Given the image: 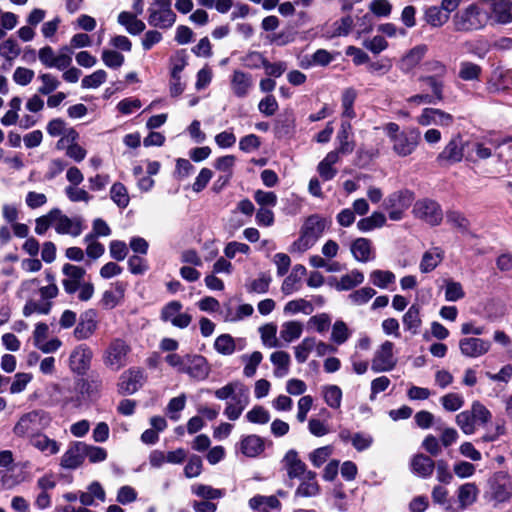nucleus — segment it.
<instances>
[{"mask_svg": "<svg viewBox=\"0 0 512 512\" xmlns=\"http://www.w3.org/2000/svg\"><path fill=\"white\" fill-rule=\"evenodd\" d=\"M383 129L392 144L393 152L400 157L411 155L420 143L421 133L417 128L400 131L397 123L389 122Z\"/></svg>", "mask_w": 512, "mask_h": 512, "instance_id": "f257e3e1", "label": "nucleus"}, {"mask_svg": "<svg viewBox=\"0 0 512 512\" xmlns=\"http://www.w3.org/2000/svg\"><path fill=\"white\" fill-rule=\"evenodd\" d=\"M484 499L497 506L510 501L512 497V477L503 471L494 473L487 481Z\"/></svg>", "mask_w": 512, "mask_h": 512, "instance_id": "f03ea898", "label": "nucleus"}, {"mask_svg": "<svg viewBox=\"0 0 512 512\" xmlns=\"http://www.w3.org/2000/svg\"><path fill=\"white\" fill-rule=\"evenodd\" d=\"M39 286V281L36 278L24 280L21 282L17 289L16 295L19 299H26L23 307V315L29 317L34 313L47 315L52 308V302H38L32 299Z\"/></svg>", "mask_w": 512, "mask_h": 512, "instance_id": "7ed1b4c3", "label": "nucleus"}, {"mask_svg": "<svg viewBox=\"0 0 512 512\" xmlns=\"http://www.w3.org/2000/svg\"><path fill=\"white\" fill-rule=\"evenodd\" d=\"M51 418L43 410H32L23 414L13 427V433L17 437H31L35 432L47 427Z\"/></svg>", "mask_w": 512, "mask_h": 512, "instance_id": "20e7f679", "label": "nucleus"}, {"mask_svg": "<svg viewBox=\"0 0 512 512\" xmlns=\"http://www.w3.org/2000/svg\"><path fill=\"white\" fill-rule=\"evenodd\" d=\"M454 30L457 32H473L486 26V19L477 4L472 3L453 16Z\"/></svg>", "mask_w": 512, "mask_h": 512, "instance_id": "39448f33", "label": "nucleus"}, {"mask_svg": "<svg viewBox=\"0 0 512 512\" xmlns=\"http://www.w3.org/2000/svg\"><path fill=\"white\" fill-rule=\"evenodd\" d=\"M130 345L121 338L113 339L103 352V363L111 371H119L129 362Z\"/></svg>", "mask_w": 512, "mask_h": 512, "instance_id": "423d86ee", "label": "nucleus"}, {"mask_svg": "<svg viewBox=\"0 0 512 512\" xmlns=\"http://www.w3.org/2000/svg\"><path fill=\"white\" fill-rule=\"evenodd\" d=\"M148 23L153 27L168 29L176 22V14L171 8V0H153L148 8Z\"/></svg>", "mask_w": 512, "mask_h": 512, "instance_id": "0eeeda50", "label": "nucleus"}, {"mask_svg": "<svg viewBox=\"0 0 512 512\" xmlns=\"http://www.w3.org/2000/svg\"><path fill=\"white\" fill-rule=\"evenodd\" d=\"M413 199V192L404 189L388 195L382 205L388 211L391 220L399 221L403 218L404 211L412 204Z\"/></svg>", "mask_w": 512, "mask_h": 512, "instance_id": "6e6552de", "label": "nucleus"}, {"mask_svg": "<svg viewBox=\"0 0 512 512\" xmlns=\"http://www.w3.org/2000/svg\"><path fill=\"white\" fill-rule=\"evenodd\" d=\"M319 233L320 217L317 215L310 216L302 227L301 236L291 245L290 252H304L308 250L317 242Z\"/></svg>", "mask_w": 512, "mask_h": 512, "instance_id": "1a4fd4ad", "label": "nucleus"}, {"mask_svg": "<svg viewBox=\"0 0 512 512\" xmlns=\"http://www.w3.org/2000/svg\"><path fill=\"white\" fill-rule=\"evenodd\" d=\"M413 214L416 218L431 226H437L442 222L443 211L438 202L425 198L415 202Z\"/></svg>", "mask_w": 512, "mask_h": 512, "instance_id": "9d476101", "label": "nucleus"}, {"mask_svg": "<svg viewBox=\"0 0 512 512\" xmlns=\"http://www.w3.org/2000/svg\"><path fill=\"white\" fill-rule=\"evenodd\" d=\"M393 350L394 344L391 341L383 342L374 353L371 370L375 373L393 370L397 364V358L394 356Z\"/></svg>", "mask_w": 512, "mask_h": 512, "instance_id": "9b49d317", "label": "nucleus"}, {"mask_svg": "<svg viewBox=\"0 0 512 512\" xmlns=\"http://www.w3.org/2000/svg\"><path fill=\"white\" fill-rule=\"evenodd\" d=\"M40 62L47 68L64 70L71 65L72 58L67 47H62L58 54L50 46H44L38 51Z\"/></svg>", "mask_w": 512, "mask_h": 512, "instance_id": "f8f14e48", "label": "nucleus"}, {"mask_svg": "<svg viewBox=\"0 0 512 512\" xmlns=\"http://www.w3.org/2000/svg\"><path fill=\"white\" fill-rule=\"evenodd\" d=\"M364 279L363 272L358 269H353L340 278L336 276L322 277V285L326 284L337 291H349L361 285Z\"/></svg>", "mask_w": 512, "mask_h": 512, "instance_id": "ddd939ff", "label": "nucleus"}, {"mask_svg": "<svg viewBox=\"0 0 512 512\" xmlns=\"http://www.w3.org/2000/svg\"><path fill=\"white\" fill-rule=\"evenodd\" d=\"M464 157V142L460 134L453 136L436 160L440 165H452L462 161Z\"/></svg>", "mask_w": 512, "mask_h": 512, "instance_id": "4468645a", "label": "nucleus"}, {"mask_svg": "<svg viewBox=\"0 0 512 512\" xmlns=\"http://www.w3.org/2000/svg\"><path fill=\"white\" fill-rule=\"evenodd\" d=\"M54 229L58 234L78 237L84 227L81 218H69L60 209L54 208Z\"/></svg>", "mask_w": 512, "mask_h": 512, "instance_id": "2eb2a0df", "label": "nucleus"}, {"mask_svg": "<svg viewBox=\"0 0 512 512\" xmlns=\"http://www.w3.org/2000/svg\"><path fill=\"white\" fill-rule=\"evenodd\" d=\"M144 382V371L139 368H130L121 374L118 390L121 394L131 395L137 392L143 386Z\"/></svg>", "mask_w": 512, "mask_h": 512, "instance_id": "dca6fc26", "label": "nucleus"}, {"mask_svg": "<svg viewBox=\"0 0 512 512\" xmlns=\"http://www.w3.org/2000/svg\"><path fill=\"white\" fill-rule=\"evenodd\" d=\"M491 348V342L482 338L465 337L459 341L461 354L469 358H478L485 355Z\"/></svg>", "mask_w": 512, "mask_h": 512, "instance_id": "f3484780", "label": "nucleus"}, {"mask_svg": "<svg viewBox=\"0 0 512 512\" xmlns=\"http://www.w3.org/2000/svg\"><path fill=\"white\" fill-rule=\"evenodd\" d=\"M93 353L86 345L76 346L69 356V367L77 374H84L90 367Z\"/></svg>", "mask_w": 512, "mask_h": 512, "instance_id": "a211bd4d", "label": "nucleus"}, {"mask_svg": "<svg viewBox=\"0 0 512 512\" xmlns=\"http://www.w3.org/2000/svg\"><path fill=\"white\" fill-rule=\"evenodd\" d=\"M182 304L179 301L169 302L161 312L164 321H170L173 326L186 328L191 323V316L187 313H181Z\"/></svg>", "mask_w": 512, "mask_h": 512, "instance_id": "6ab92c4d", "label": "nucleus"}, {"mask_svg": "<svg viewBox=\"0 0 512 512\" xmlns=\"http://www.w3.org/2000/svg\"><path fill=\"white\" fill-rule=\"evenodd\" d=\"M62 272L66 276V278L62 280L65 292L68 294L75 293L83 283V278L86 274L85 269L80 266L67 263L64 264Z\"/></svg>", "mask_w": 512, "mask_h": 512, "instance_id": "aec40b11", "label": "nucleus"}, {"mask_svg": "<svg viewBox=\"0 0 512 512\" xmlns=\"http://www.w3.org/2000/svg\"><path fill=\"white\" fill-rule=\"evenodd\" d=\"M336 144L342 156L351 154L355 149L352 124L348 120H341L340 128L336 134Z\"/></svg>", "mask_w": 512, "mask_h": 512, "instance_id": "412c9836", "label": "nucleus"}, {"mask_svg": "<svg viewBox=\"0 0 512 512\" xmlns=\"http://www.w3.org/2000/svg\"><path fill=\"white\" fill-rule=\"evenodd\" d=\"M254 85L253 77L249 73H245L241 70H234L231 79L230 87L232 93L238 98H244L248 96L250 90Z\"/></svg>", "mask_w": 512, "mask_h": 512, "instance_id": "4be33fe9", "label": "nucleus"}, {"mask_svg": "<svg viewBox=\"0 0 512 512\" xmlns=\"http://www.w3.org/2000/svg\"><path fill=\"white\" fill-rule=\"evenodd\" d=\"M84 449H86V444L83 442L71 444L61 457V466L67 469H75L80 466L85 459Z\"/></svg>", "mask_w": 512, "mask_h": 512, "instance_id": "5701e85b", "label": "nucleus"}, {"mask_svg": "<svg viewBox=\"0 0 512 512\" xmlns=\"http://www.w3.org/2000/svg\"><path fill=\"white\" fill-rule=\"evenodd\" d=\"M184 373L196 380H204L210 373L206 359L201 355H187V365Z\"/></svg>", "mask_w": 512, "mask_h": 512, "instance_id": "b1692460", "label": "nucleus"}, {"mask_svg": "<svg viewBox=\"0 0 512 512\" xmlns=\"http://www.w3.org/2000/svg\"><path fill=\"white\" fill-rule=\"evenodd\" d=\"M350 250L354 259L361 263H367L375 258L372 242L367 238H357L354 240Z\"/></svg>", "mask_w": 512, "mask_h": 512, "instance_id": "393cba45", "label": "nucleus"}, {"mask_svg": "<svg viewBox=\"0 0 512 512\" xmlns=\"http://www.w3.org/2000/svg\"><path fill=\"white\" fill-rule=\"evenodd\" d=\"M249 401L248 392L245 388H240L237 395H234L232 399L227 403L225 408V415L230 420H237Z\"/></svg>", "mask_w": 512, "mask_h": 512, "instance_id": "a878e982", "label": "nucleus"}, {"mask_svg": "<svg viewBox=\"0 0 512 512\" xmlns=\"http://www.w3.org/2000/svg\"><path fill=\"white\" fill-rule=\"evenodd\" d=\"M284 468L289 478H302L307 476L306 465L301 461L295 450H289L283 459Z\"/></svg>", "mask_w": 512, "mask_h": 512, "instance_id": "bb28decb", "label": "nucleus"}, {"mask_svg": "<svg viewBox=\"0 0 512 512\" xmlns=\"http://www.w3.org/2000/svg\"><path fill=\"white\" fill-rule=\"evenodd\" d=\"M479 488L474 482H467L459 486L457 490V498L459 510L464 511L473 505L478 498Z\"/></svg>", "mask_w": 512, "mask_h": 512, "instance_id": "cd10ccee", "label": "nucleus"}, {"mask_svg": "<svg viewBox=\"0 0 512 512\" xmlns=\"http://www.w3.org/2000/svg\"><path fill=\"white\" fill-rule=\"evenodd\" d=\"M421 308L417 304L411 305L406 313L403 315L402 322L404 329L411 333V335H417L420 333L422 326L421 319Z\"/></svg>", "mask_w": 512, "mask_h": 512, "instance_id": "c85d7f7f", "label": "nucleus"}, {"mask_svg": "<svg viewBox=\"0 0 512 512\" xmlns=\"http://www.w3.org/2000/svg\"><path fill=\"white\" fill-rule=\"evenodd\" d=\"M435 469V462L427 455L417 454L411 460V470L421 478H429Z\"/></svg>", "mask_w": 512, "mask_h": 512, "instance_id": "c756f323", "label": "nucleus"}, {"mask_svg": "<svg viewBox=\"0 0 512 512\" xmlns=\"http://www.w3.org/2000/svg\"><path fill=\"white\" fill-rule=\"evenodd\" d=\"M30 444L45 455H55L60 451L57 441L45 434L36 433L30 437Z\"/></svg>", "mask_w": 512, "mask_h": 512, "instance_id": "7c9ffc66", "label": "nucleus"}, {"mask_svg": "<svg viewBox=\"0 0 512 512\" xmlns=\"http://www.w3.org/2000/svg\"><path fill=\"white\" fill-rule=\"evenodd\" d=\"M137 16L138 15L131 12L123 11L118 15L117 21L129 34L138 35L145 30L146 26L142 20L137 18Z\"/></svg>", "mask_w": 512, "mask_h": 512, "instance_id": "2f4dec72", "label": "nucleus"}, {"mask_svg": "<svg viewBox=\"0 0 512 512\" xmlns=\"http://www.w3.org/2000/svg\"><path fill=\"white\" fill-rule=\"evenodd\" d=\"M444 252L439 247H434L426 251L419 264V269L422 273H429L433 271L443 260Z\"/></svg>", "mask_w": 512, "mask_h": 512, "instance_id": "473e14b6", "label": "nucleus"}, {"mask_svg": "<svg viewBox=\"0 0 512 512\" xmlns=\"http://www.w3.org/2000/svg\"><path fill=\"white\" fill-rule=\"evenodd\" d=\"M511 10V0H495L491 8L492 17L499 24H508L512 22Z\"/></svg>", "mask_w": 512, "mask_h": 512, "instance_id": "72a5a7b5", "label": "nucleus"}, {"mask_svg": "<svg viewBox=\"0 0 512 512\" xmlns=\"http://www.w3.org/2000/svg\"><path fill=\"white\" fill-rule=\"evenodd\" d=\"M270 361L275 367L273 374L276 378H283L289 373L291 358L287 352H273L270 355Z\"/></svg>", "mask_w": 512, "mask_h": 512, "instance_id": "f704fd0d", "label": "nucleus"}, {"mask_svg": "<svg viewBox=\"0 0 512 512\" xmlns=\"http://www.w3.org/2000/svg\"><path fill=\"white\" fill-rule=\"evenodd\" d=\"M423 18L431 27L439 28L448 22L450 16L440 6H429L425 8Z\"/></svg>", "mask_w": 512, "mask_h": 512, "instance_id": "c9c22d12", "label": "nucleus"}, {"mask_svg": "<svg viewBox=\"0 0 512 512\" xmlns=\"http://www.w3.org/2000/svg\"><path fill=\"white\" fill-rule=\"evenodd\" d=\"M97 329V321L92 314L86 313L74 329V336L77 340H85L90 338Z\"/></svg>", "mask_w": 512, "mask_h": 512, "instance_id": "e433bc0d", "label": "nucleus"}, {"mask_svg": "<svg viewBox=\"0 0 512 512\" xmlns=\"http://www.w3.org/2000/svg\"><path fill=\"white\" fill-rule=\"evenodd\" d=\"M356 97H357V92L353 88H346L342 92V97H341V105H342L341 117H342V119L341 120L350 121L351 119L356 117V113L354 110V103H355Z\"/></svg>", "mask_w": 512, "mask_h": 512, "instance_id": "4c0bfd02", "label": "nucleus"}, {"mask_svg": "<svg viewBox=\"0 0 512 512\" xmlns=\"http://www.w3.org/2000/svg\"><path fill=\"white\" fill-rule=\"evenodd\" d=\"M240 448L247 457H256L264 451V442L257 435H249L241 441Z\"/></svg>", "mask_w": 512, "mask_h": 512, "instance_id": "58836bf2", "label": "nucleus"}, {"mask_svg": "<svg viewBox=\"0 0 512 512\" xmlns=\"http://www.w3.org/2000/svg\"><path fill=\"white\" fill-rule=\"evenodd\" d=\"M326 502L339 512L348 510L347 496L343 491L342 484L336 485L331 492L327 493Z\"/></svg>", "mask_w": 512, "mask_h": 512, "instance_id": "ea45409f", "label": "nucleus"}, {"mask_svg": "<svg viewBox=\"0 0 512 512\" xmlns=\"http://www.w3.org/2000/svg\"><path fill=\"white\" fill-rule=\"evenodd\" d=\"M342 152L335 149L329 152L324 159H322V181L333 179L337 174V169L333 167L338 163Z\"/></svg>", "mask_w": 512, "mask_h": 512, "instance_id": "a19ab883", "label": "nucleus"}, {"mask_svg": "<svg viewBox=\"0 0 512 512\" xmlns=\"http://www.w3.org/2000/svg\"><path fill=\"white\" fill-rule=\"evenodd\" d=\"M249 506L258 512H268L266 507L279 510L281 503L275 496L257 495L249 500Z\"/></svg>", "mask_w": 512, "mask_h": 512, "instance_id": "79ce46f5", "label": "nucleus"}, {"mask_svg": "<svg viewBox=\"0 0 512 512\" xmlns=\"http://www.w3.org/2000/svg\"><path fill=\"white\" fill-rule=\"evenodd\" d=\"M369 278L370 282L380 289H388L390 285L395 284L396 281L395 274L389 270H373Z\"/></svg>", "mask_w": 512, "mask_h": 512, "instance_id": "37998d69", "label": "nucleus"}, {"mask_svg": "<svg viewBox=\"0 0 512 512\" xmlns=\"http://www.w3.org/2000/svg\"><path fill=\"white\" fill-rule=\"evenodd\" d=\"M386 223V217L381 212H374L371 216L360 219L357 222V228L361 232H369L376 228H381Z\"/></svg>", "mask_w": 512, "mask_h": 512, "instance_id": "c03bdc74", "label": "nucleus"}, {"mask_svg": "<svg viewBox=\"0 0 512 512\" xmlns=\"http://www.w3.org/2000/svg\"><path fill=\"white\" fill-rule=\"evenodd\" d=\"M300 479L302 482L296 492L298 495L304 497L317 495L319 487L316 480V473L308 471L307 476L304 475Z\"/></svg>", "mask_w": 512, "mask_h": 512, "instance_id": "a18cd8bd", "label": "nucleus"}, {"mask_svg": "<svg viewBox=\"0 0 512 512\" xmlns=\"http://www.w3.org/2000/svg\"><path fill=\"white\" fill-rule=\"evenodd\" d=\"M249 58H256L257 61H260L266 71V74L269 76L279 77L287 68L284 62L270 63L259 52L249 53Z\"/></svg>", "mask_w": 512, "mask_h": 512, "instance_id": "49530a36", "label": "nucleus"}, {"mask_svg": "<svg viewBox=\"0 0 512 512\" xmlns=\"http://www.w3.org/2000/svg\"><path fill=\"white\" fill-rule=\"evenodd\" d=\"M244 363L243 374L250 378L255 375L257 367L263 359V355L260 351H254L251 354H244L240 357Z\"/></svg>", "mask_w": 512, "mask_h": 512, "instance_id": "de8ad7c7", "label": "nucleus"}, {"mask_svg": "<svg viewBox=\"0 0 512 512\" xmlns=\"http://www.w3.org/2000/svg\"><path fill=\"white\" fill-rule=\"evenodd\" d=\"M326 404L332 409H339L342 402V390L337 385H327L322 389Z\"/></svg>", "mask_w": 512, "mask_h": 512, "instance_id": "09e8293b", "label": "nucleus"}, {"mask_svg": "<svg viewBox=\"0 0 512 512\" xmlns=\"http://www.w3.org/2000/svg\"><path fill=\"white\" fill-rule=\"evenodd\" d=\"M351 334L347 324L342 320H337L332 326L330 340L340 346L350 338Z\"/></svg>", "mask_w": 512, "mask_h": 512, "instance_id": "8fccbe9b", "label": "nucleus"}, {"mask_svg": "<svg viewBox=\"0 0 512 512\" xmlns=\"http://www.w3.org/2000/svg\"><path fill=\"white\" fill-rule=\"evenodd\" d=\"M455 421L461 431L466 435L474 434L476 425H478L470 410H465L457 414Z\"/></svg>", "mask_w": 512, "mask_h": 512, "instance_id": "3c124183", "label": "nucleus"}, {"mask_svg": "<svg viewBox=\"0 0 512 512\" xmlns=\"http://www.w3.org/2000/svg\"><path fill=\"white\" fill-rule=\"evenodd\" d=\"M482 73L480 65L470 61H462L460 63L458 76L464 81H475L479 80Z\"/></svg>", "mask_w": 512, "mask_h": 512, "instance_id": "603ef678", "label": "nucleus"}, {"mask_svg": "<svg viewBox=\"0 0 512 512\" xmlns=\"http://www.w3.org/2000/svg\"><path fill=\"white\" fill-rule=\"evenodd\" d=\"M110 197L112 201L120 208H126L129 205L130 197L127 188L120 182L111 186Z\"/></svg>", "mask_w": 512, "mask_h": 512, "instance_id": "864d4df0", "label": "nucleus"}, {"mask_svg": "<svg viewBox=\"0 0 512 512\" xmlns=\"http://www.w3.org/2000/svg\"><path fill=\"white\" fill-rule=\"evenodd\" d=\"M259 332L264 346L275 348L280 345L276 337L277 326L275 324H265L259 328Z\"/></svg>", "mask_w": 512, "mask_h": 512, "instance_id": "5fc2aeb1", "label": "nucleus"}, {"mask_svg": "<svg viewBox=\"0 0 512 512\" xmlns=\"http://www.w3.org/2000/svg\"><path fill=\"white\" fill-rule=\"evenodd\" d=\"M20 53L21 48L13 38H8L0 44V56L9 62L15 60Z\"/></svg>", "mask_w": 512, "mask_h": 512, "instance_id": "6e6d98bb", "label": "nucleus"}, {"mask_svg": "<svg viewBox=\"0 0 512 512\" xmlns=\"http://www.w3.org/2000/svg\"><path fill=\"white\" fill-rule=\"evenodd\" d=\"M302 333V325L296 321H288L282 325V329L280 331L281 338L290 343L301 336Z\"/></svg>", "mask_w": 512, "mask_h": 512, "instance_id": "4d7b16f0", "label": "nucleus"}, {"mask_svg": "<svg viewBox=\"0 0 512 512\" xmlns=\"http://www.w3.org/2000/svg\"><path fill=\"white\" fill-rule=\"evenodd\" d=\"M214 348L222 355H231L236 350V343L231 335L222 334L216 338Z\"/></svg>", "mask_w": 512, "mask_h": 512, "instance_id": "13d9d810", "label": "nucleus"}, {"mask_svg": "<svg viewBox=\"0 0 512 512\" xmlns=\"http://www.w3.org/2000/svg\"><path fill=\"white\" fill-rule=\"evenodd\" d=\"M192 492L197 495L198 497H201L205 499V501L213 500V499H219L224 496V491L221 489L213 488L209 485L204 484H196L192 486Z\"/></svg>", "mask_w": 512, "mask_h": 512, "instance_id": "bf43d9fd", "label": "nucleus"}, {"mask_svg": "<svg viewBox=\"0 0 512 512\" xmlns=\"http://www.w3.org/2000/svg\"><path fill=\"white\" fill-rule=\"evenodd\" d=\"M186 405V395L181 394L177 397L170 399L168 405L166 407V414L173 421H178L180 419V412L185 408Z\"/></svg>", "mask_w": 512, "mask_h": 512, "instance_id": "052dcab7", "label": "nucleus"}, {"mask_svg": "<svg viewBox=\"0 0 512 512\" xmlns=\"http://www.w3.org/2000/svg\"><path fill=\"white\" fill-rule=\"evenodd\" d=\"M443 408L448 412H455L464 406V397L459 393H448L440 398Z\"/></svg>", "mask_w": 512, "mask_h": 512, "instance_id": "680f3d73", "label": "nucleus"}, {"mask_svg": "<svg viewBox=\"0 0 512 512\" xmlns=\"http://www.w3.org/2000/svg\"><path fill=\"white\" fill-rule=\"evenodd\" d=\"M421 81L425 82L432 91V97H435V101L437 103H440L444 99L443 95V88L444 84L443 81L439 79L437 76H423L420 78Z\"/></svg>", "mask_w": 512, "mask_h": 512, "instance_id": "e2e57ef3", "label": "nucleus"}, {"mask_svg": "<svg viewBox=\"0 0 512 512\" xmlns=\"http://www.w3.org/2000/svg\"><path fill=\"white\" fill-rule=\"evenodd\" d=\"M376 295V291L371 287H363L358 290L353 291L349 294L348 299L354 304V305H364L366 304L371 298H373Z\"/></svg>", "mask_w": 512, "mask_h": 512, "instance_id": "0e129e2a", "label": "nucleus"}, {"mask_svg": "<svg viewBox=\"0 0 512 512\" xmlns=\"http://www.w3.org/2000/svg\"><path fill=\"white\" fill-rule=\"evenodd\" d=\"M39 79L42 85L38 88V93L42 95H49L53 91H55L59 85L60 81L50 73H42L39 75Z\"/></svg>", "mask_w": 512, "mask_h": 512, "instance_id": "69168bd1", "label": "nucleus"}, {"mask_svg": "<svg viewBox=\"0 0 512 512\" xmlns=\"http://www.w3.org/2000/svg\"><path fill=\"white\" fill-rule=\"evenodd\" d=\"M353 26V19L351 16L342 17L340 20L335 21L333 30L327 31L329 37L346 36L349 34Z\"/></svg>", "mask_w": 512, "mask_h": 512, "instance_id": "338daca9", "label": "nucleus"}, {"mask_svg": "<svg viewBox=\"0 0 512 512\" xmlns=\"http://www.w3.org/2000/svg\"><path fill=\"white\" fill-rule=\"evenodd\" d=\"M470 411L478 425H485L492 418L491 412L479 401H474L472 403Z\"/></svg>", "mask_w": 512, "mask_h": 512, "instance_id": "774afa93", "label": "nucleus"}]
</instances>
